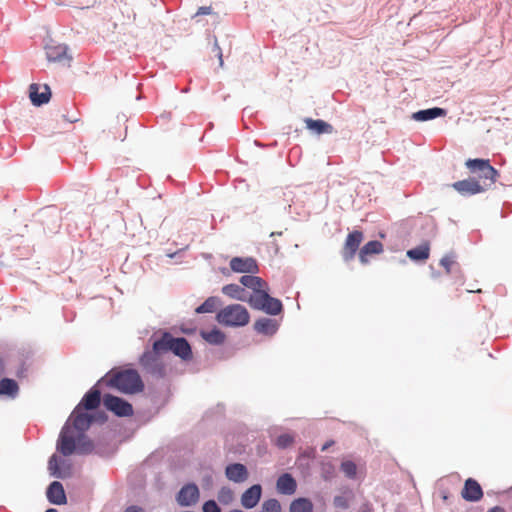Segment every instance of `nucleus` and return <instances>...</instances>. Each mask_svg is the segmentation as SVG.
I'll use <instances>...</instances> for the list:
<instances>
[{"label": "nucleus", "instance_id": "17", "mask_svg": "<svg viewBox=\"0 0 512 512\" xmlns=\"http://www.w3.org/2000/svg\"><path fill=\"white\" fill-rule=\"evenodd\" d=\"M46 497L53 505H64L67 503L66 493L63 484L59 481H52L46 489Z\"/></svg>", "mask_w": 512, "mask_h": 512}, {"label": "nucleus", "instance_id": "28", "mask_svg": "<svg viewBox=\"0 0 512 512\" xmlns=\"http://www.w3.org/2000/svg\"><path fill=\"white\" fill-rule=\"evenodd\" d=\"M383 251V244L378 240L367 242L359 251V260L362 264L368 263V256L380 254Z\"/></svg>", "mask_w": 512, "mask_h": 512}, {"label": "nucleus", "instance_id": "43", "mask_svg": "<svg viewBox=\"0 0 512 512\" xmlns=\"http://www.w3.org/2000/svg\"><path fill=\"white\" fill-rule=\"evenodd\" d=\"M333 504L335 507L341 509H347L349 507L347 499L343 496H335L333 499Z\"/></svg>", "mask_w": 512, "mask_h": 512}, {"label": "nucleus", "instance_id": "33", "mask_svg": "<svg viewBox=\"0 0 512 512\" xmlns=\"http://www.w3.org/2000/svg\"><path fill=\"white\" fill-rule=\"evenodd\" d=\"M218 302V297L210 296L195 309V312L197 314L212 313L215 311Z\"/></svg>", "mask_w": 512, "mask_h": 512}, {"label": "nucleus", "instance_id": "53", "mask_svg": "<svg viewBox=\"0 0 512 512\" xmlns=\"http://www.w3.org/2000/svg\"><path fill=\"white\" fill-rule=\"evenodd\" d=\"M45 512H58L55 508H48Z\"/></svg>", "mask_w": 512, "mask_h": 512}, {"label": "nucleus", "instance_id": "6", "mask_svg": "<svg viewBox=\"0 0 512 512\" xmlns=\"http://www.w3.org/2000/svg\"><path fill=\"white\" fill-rule=\"evenodd\" d=\"M249 305L253 309L263 311L271 316H277L283 312L281 300L272 297L268 293V287L263 292H259V295H250Z\"/></svg>", "mask_w": 512, "mask_h": 512}, {"label": "nucleus", "instance_id": "1", "mask_svg": "<svg viewBox=\"0 0 512 512\" xmlns=\"http://www.w3.org/2000/svg\"><path fill=\"white\" fill-rule=\"evenodd\" d=\"M92 424L93 419L90 413L80 407H75L61 429L57 440V451L66 457L73 454H91L94 450V444L85 432Z\"/></svg>", "mask_w": 512, "mask_h": 512}, {"label": "nucleus", "instance_id": "5", "mask_svg": "<svg viewBox=\"0 0 512 512\" xmlns=\"http://www.w3.org/2000/svg\"><path fill=\"white\" fill-rule=\"evenodd\" d=\"M163 351L155 350L154 342L151 349L147 348L139 358L140 366L143 371L154 378L161 379L166 375V368L161 359Z\"/></svg>", "mask_w": 512, "mask_h": 512}, {"label": "nucleus", "instance_id": "10", "mask_svg": "<svg viewBox=\"0 0 512 512\" xmlns=\"http://www.w3.org/2000/svg\"><path fill=\"white\" fill-rule=\"evenodd\" d=\"M455 189L462 196H472L486 191L489 187L481 184L476 177H469L464 180L456 181L452 184Z\"/></svg>", "mask_w": 512, "mask_h": 512}, {"label": "nucleus", "instance_id": "15", "mask_svg": "<svg viewBox=\"0 0 512 512\" xmlns=\"http://www.w3.org/2000/svg\"><path fill=\"white\" fill-rule=\"evenodd\" d=\"M229 265L231 270L236 273L256 274L259 272L258 263L253 257H233Z\"/></svg>", "mask_w": 512, "mask_h": 512}, {"label": "nucleus", "instance_id": "30", "mask_svg": "<svg viewBox=\"0 0 512 512\" xmlns=\"http://www.w3.org/2000/svg\"><path fill=\"white\" fill-rule=\"evenodd\" d=\"M200 336L211 345H221L226 339L225 333L217 327L212 328L209 331L201 330Z\"/></svg>", "mask_w": 512, "mask_h": 512}, {"label": "nucleus", "instance_id": "34", "mask_svg": "<svg viewBox=\"0 0 512 512\" xmlns=\"http://www.w3.org/2000/svg\"><path fill=\"white\" fill-rule=\"evenodd\" d=\"M320 474L324 481L330 482L336 475V468L331 462H322L320 466Z\"/></svg>", "mask_w": 512, "mask_h": 512}, {"label": "nucleus", "instance_id": "51", "mask_svg": "<svg viewBox=\"0 0 512 512\" xmlns=\"http://www.w3.org/2000/svg\"><path fill=\"white\" fill-rule=\"evenodd\" d=\"M67 121H69L70 123H74L76 121H78L77 118H66Z\"/></svg>", "mask_w": 512, "mask_h": 512}, {"label": "nucleus", "instance_id": "22", "mask_svg": "<svg viewBox=\"0 0 512 512\" xmlns=\"http://www.w3.org/2000/svg\"><path fill=\"white\" fill-rule=\"evenodd\" d=\"M276 489L282 495H293L297 490V482L292 474L285 472L278 477Z\"/></svg>", "mask_w": 512, "mask_h": 512}, {"label": "nucleus", "instance_id": "19", "mask_svg": "<svg viewBox=\"0 0 512 512\" xmlns=\"http://www.w3.org/2000/svg\"><path fill=\"white\" fill-rule=\"evenodd\" d=\"M262 496V486L260 484H253L246 489L241 495V505L246 509L256 507Z\"/></svg>", "mask_w": 512, "mask_h": 512}, {"label": "nucleus", "instance_id": "42", "mask_svg": "<svg viewBox=\"0 0 512 512\" xmlns=\"http://www.w3.org/2000/svg\"><path fill=\"white\" fill-rule=\"evenodd\" d=\"M90 416L93 419V423L103 424L108 420V416L104 411H94L90 413Z\"/></svg>", "mask_w": 512, "mask_h": 512}, {"label": "nucleus", "instance_id": "46", "mask_svg": "<svg viewBox=\"0 0 512 512\" xmlns=\"http://www.w3.org/2000/svg\"><path fill=\"white\" fill-rule=\"evenodd\" d=\"M124 512H145V510L138 505H130V506L126 507Z\"/></svg>", "mask_w": 512, "mask_h": 512}, {"label": "nucleus", "instance_id": "20", "mask_svg": "<svg viewBox=\"0 0 512 512\" xmlns=\"http://www.w3.org/2000/svg\"><path fill=\"white\" fill-rule=\"evenodd\" d=\"M225 475L228 480L235 483H242L247 480L249 472L242 463H230L225 468Z\"/></svg>", "mask_w": 512, "mask_h": 512}, {"label": "nucleus", "instance_id": "47", "mask_svg": "<svg viewBox=\"0 0 512 512\" xmlns=\"http://www.w3.org/2000/svg\"><path fill=\"white\" fill-rule=\"evenodd\" d=\"M360 512H373V508L370 504H363L360 508Z\"/></svg>", "mask_w": 512, "mask_h": 512}, {"label": "nucleus", "instance_id": "26", "mask_svg": "<svg viewBox=\"0 0 512 512\" xmlns=\"http://www.w3.org/2000/svg\"><path fill=\"white\" fill-rule=\"evenodd\" d=\"M304 122L306 128L317 135L331 134L334 131L333 126L322 119L305 118Z\"/></svg>", "mask_w": 512, "mask_h": 512}, {"label": "nucleus", "instance_id": "2", "mask_svg": "<svg viewBox=\"0 0 512 512\" xmlns=\"http://www.w3.org/2000/svg\"><path fill=\"white\" fill-rule=\"evenodd\" d=\"M98 384H105L123 394H137L144 390V382L137 370L133 368H113L98 380Z\"/></svg>", "mask_w": 512, "mask_h": 512}, {"label": "nucleus", "instance_id": "11", "mask_svg": "<svg viewBox=\"0 0 512 512\" xmlns=\"http://www.w3.org/2000/svg\"><path fill=\"white\" fill-rule=\"evenodd\" d=\"M69 47L66 44H56L50 40L45 45L46 57L50 62L63 63L66 61L68 65L72 60V56L68 54Z\"/></svg>", "mask_w": 512, "mask_h": 512}, {"label": "nucleus", "instance_id": "45", "mask_svg": "<svg viewBox=\"0 0 512 512\" xmlns=\"http://www.w3.org/2000/svg\"><path fill=\"white\" fill-rule=\"evenodd\" d=\"M211 14H213L211 6H201L198 8V10L194 14L193 18H196L201 15H211Z\"/></svg>", "mask_w": 512, "mask_h": 512}, {"label": "nucleus", "instance_id": "16", "mask_svg": "<svg viewBox=\"0 0 512 512\" xmlns=\"http://www.w3.org/2000/svg\"><path fill=\"white\" fill-rule=\"evenodd\" d=\"M48 470L52 477L58 479H65L71 475V466L55 454L49 458Z\"/></svg>", "mask_w": 512, "mask_h": 512}, {"label": "nucleus", "instance_id": "49", "mask_svg": "<svg viewBox=\"0 0 512 512\" xmlns=\"http://www.w3.org/2000/svg\"><path fill=\"white\" fill-rule=\"evenodd\" d=\"M487 512H505L504 508L500 506H494L491 509H489Z\"/></svg>", "mask_w": 512, "mask_h": 512}, {"label": "nucleus", "instance_id": "3", "mask_svg": "<svg viewBox=\"0 0 512 512\" xmlns=\"http://www.w3.org/2000/svg\"><path fill=\"white\" fill-rule=\"evenodd\" d=\"M154 348L164 353L172 352L183 361H190L193 352L190 343L185 337H174L170 332L164 331L154 340Z\"/></svg>", "mask_w": 512, "mask_h": 512}, {"label": "nucleus", "instance_id": "21", "mask_svg": "<svg viewBox=\"0 0 512 512\" xmlns=\"http://www.w3.org/2000/svg\"><path fill=\"white\" fill-rule=\"evenodd\" d=\"M39 88V84L36 83H32L29 86V98L32 104L36 107H40L48 103L51 98V90L48 85L45 84L43 86L44 91L41 93L39 92Z\"/></svg>", "mask_w": 512, "mask_h": 512}, {"label": "nucleus", "instance_id": "55", "mask_svg": "<svg viewBox=\"0 0 512 512\" xmlns=\"http://www.w3.org/2000/svg\"><path fill=\"white\" fill-rule=\"evenodd\" d=\"M230 512H244V511H242L240 509H234V510H231Z\"/></svg>", "mask_w": 512, "mask_h": 512}, {"label": "nucleus", "instance_id": "18", "mask_svg": "<svg viewBox=\"0 0 512 512\" xmlns=\"http://www.w3.org/2000/svg\"><path fill=\"white\" fill-rule=\"evenodd\" d=\"M461 496L468 502H477L483 497L481 485L473 478H468L461 491Z\"/></svg>", "mask_w": 512, "mask_h": 512}, {"label": "nucleus", "instance_id": "14", "mask_svg": "<svg viewBox=\"0 0 512 512\" xmlns=\"http://www.w3.org/2000/svg\"><path fill=\"white\" fill-rule=\"evenodd\" d=\"M103 384H98V382L92 386L83 396L81 401L78 403L76 407H80L83 410H95L101 404L103 396H101L100 387Z\"/></svg>", "mask_w": 512, "mask_h": 512}, {"label": "nucleus", "instance_id": "35", "mask_svg": "<svg viewBox=\"0 0 512 512\" xmlns=\"http://www.w3.org/2000/svg\"><path fill=\"white\" fill-rule=\"evenodd\" d=\"M340 469L348 479H355L357 476V466L351 460L342 461Z\"/></svg>", "mask_w": 512, "mask_h": 512}, {"label": "nucleus", "instance_id": "31", "mask_svg": "<svg viewBox=\"0 0 512 512\" xmlns=\"http://www.w3.org/2000/svg\"><path fill=\"white\" fill-rule=\"evenodd\" d=\"M407 257L415 262H422L429 258L430 247L427 242L411 248L407 251Z\"/></svg>", "mask_w": 512, "mask_h": 512}, {"label": "nucleus", "instance_id": "52", "mask_svg": "<svg viewBox=\"0 0 512 512\" xmlns=\"http://www.w3.org/2000/svg\"><path fill=\"white\" fill-rule=\"evenodd\" d=\"M278 235H282V232H272V233L270 234V236H271V237H273V236H278Z\"/></svg>", "mask_w": 512, "mask_h": 512}, {"label": "nucleus", "instance_id": "7", "mask_svg": "<svg viewBox=\"0 0 512 512\" xmlns=\"http://www.w3.org/2000/svg\"><path fill=\"white\" fill-rule=\"evenodd\" d=\"M465 166L471 173H477L483 184L491 187L497 180L499 172L490 164L488 159L473 158L465 162Z\"/></svg>", "mask_w": 512, "mask_h": 512}, {"label": "nucleus", "instance_id": "32", "mask_svg": "<svg viewBox=\"0 0 512 512\" xmlns=\"http://www.w3.org/2000/svg\"><path fill=\"white\" fill-rule=\"evenodd\" d=\"M313 507L309 498L299 497L291 502L289 512H313Z\"/></svg>", "mask_w": 512, "mask_h": 512}, {"label": "nucleus", "instance_id": "29", "mask_svg": "<svg viewBox=\"0 0 512 512\" xmlns=\"http://www.w3.org/2000/svg\"><path fill=\"white\" fill-rule=\"evenodd\" d=\"M222 293L230 298L249 303L250 295L245 288L238 284H227L223 286Z\"/></svg>", "mask_w": 512, "mask_h": 512}, {"label": "nucleus", "instance_id": "13", "mask_svg": "<svg viewBox=\"0 0 512 512\" xmlns=\"http://www.w3.org/2000/svg\"><path fill=\"white\" fill-rule=\"evenodd\" d=\"M362 240L363 233L360 230H353L347 235L344 247L341 252L342 258L345 262H349L354 258Z\"/></svg>", "mask_w": 512, "mask_h": 512}, {"label": "nucleus", "instance_id": "37", "mask_svg": "<svg viewBox=\"0 0 512 512\" xmlns=\"http://www.w3.org/2000/svg\"><path fill=\"white\" fill-rule=\"evenodd\" d=\"M294 443V437L288 433L279 435L275 439V445L279 449H286Z\"/></svg>", "mask_w": 512, "mask_h": 512}, {"label": "nucleus", "instance_id": "38", "mask_svg": "<svg viewBox=\"0 0 512 512\" xmlns=\"http://www.w3.org/2000/svg\"><path fill=\"white\" fill-rule=\"evenodd\" d=\"M262 512H281L280 502L275 498H270L263 502Z\"/></svg>", "mask_w": 512, "mask_h": 512}, {"label": "nucleus", "instance_id": "40", "mask_svg": "<svg viewBox=\"0 0 512 512\" xmlns=\"http://www.w3.org/2000/svg\"><path fill=\"white\" fill-rule=\"evenodd\" d=\"M203 512H221V508L214 499H209L203 503Z\"/></svg>", "mask_w": 512, "mask_h": 512}, {"label": "nucleus", "instance_id": "48", "mask_svg": "<svg viewBox=\"0 0 512 512\" xmlns=\"http://www.w3.org/2000/svg\"><path fill=\"white\" fill-rule=\"evenodd\" d=\"M332 445H334V441L333 440H330V441H327L322 447H321V451L324 452V451H327Z\"/></svg>", "mask_w": 512, "mask_h": 512}, {"label": "nucleus", "instance_id": "39", "mask_svg": "<svg viewBox=\"0 0 512 512\" xmlns=\"http://www.w3.org/2000/svg\"><path fill=\"white\" fill-rule=\"evenodd\" d=\"M455 254L449 253L443 256L440 260V265L445 269L447 274L451 273V266L455 263Z\"/></svg>", "mask_w": 512, "mask_h": 512}, {"label": "nucleus", "instance_id": "54", "mask_svg": "<svg viewBox=\"0 0 512 512\" xmlns=\"http://www.w3.org/2000/svg\"><path fill=\"white\" fill-rule=\"evenodd\" d=\"M438 276H439V273H436V272H434V271L432 272V277H434V278H435V277H438Z\"/></svg>", "mask_w": 512, "mask_h": 512}, {"label": "nucleus", "instance_id": "8", "mask_svg": "<svg viewBox=\"0 0 512 512\" xmlns=\"http://www.w3.org/2000/svg\"><path fill=\"white\" fill-rule=\"evenodd\" d=\"M102 404L106 410L117 417H130L134 413L133 406L129 401L109 393L103 395Z\"/></svg>", "mask_w": 512, "mask_h": 512}, {"label": "nucleus", "instance_id": "23", "mask_svg": "<svg viewBox=\"0 0 512 512\" xmlns=\"http://www.w3.org/2000/svg\"><path fill=\"white\" fill-rule=\"evenodd\" d=\"M447 110L441 107H431L414 112L411 118L417 122H426L439 117H445Z\"/></svg>", "mask_w": 512, "mask_h": 512}, {"label": "nucleus", "instance_id": "25", "mask_svg": "<svg viewBox=\"0 0 512 512\" xmlns=\"http://www.w3.org/2000/svg\"><path fill=\"white\" fill-rule=\"evenodd\" d=\"M239 282L244 287L251 289L254 293L253 295H259V292H263L268 287L261 277L253 274L241 276Z\"/></svg>", "mask_w": 512, "mask_h": 512}, {"label": "nucleus", "instance_id": "50", "mask_svg": "<svg viewBox=\"0 0 512 512\" xmlns=\"http://www.w3.org/2000/svg\"><path fill=\"white\" fill-rule=\"evenodd\" d=\"M4 360L0 357V373L4 372Z\"/></svg>", "mask_w": 512, "mask_h": 512}, {"label": "nucleus", "instance_id": "24", "mask_svg": "<svg viewBox=\"0 0 512 512\" xmlns=\"http://www.w3.org/2000/svg\"><path fill=\"white\" fill-rule=\"evenodd\" d=\"M253 328L259 334L272 336L278 331L279 323L275 319L262 317L255 321Z\"/></svg>", "mask_w": 512, "mask_h": 512}, {"label": "nucleus", "instance_id": "44", "mask_svg": "<svg viewBox=\"0 0 512 512\" xmlns=\"http://www.w3.org/2000/svg\"><path fill=\"white\" fill-rule=\"evenodd\" d=\"M213 51H216V56L218 57L219 59V66L220 67H223V54H222V50L218 44V41H217V38L214 36V44H213Z\"/></svg>", "mask_w": 512, "mask_h": 512}, {"label": "nucleus", "instance_id": "4", "mask_svg": "<svg viewBox=\"0 0 512 512\" xmlns=\"http://www.w3.org/2000/svg\"><path fill=\"white\" fill-rule=\"evenodd\" d=\"M216 320L226 327H243L249 323L250 314L243 305L231 304L217 312Z\"/></svg>", "mask_w": 512, "mask_h": 512}, {"label": "nucleus", "instance_id": "36", "mask_svg": "<svg viewBox=\"0 0 512 512\" xmlns=\"http://www.w3.org/2000/svg\"><path fill=\"white\" fill-rule=\"evenodd\" d=\"M218 501L223 505H228L233 501V491L228 486H223L218 491Z\"/></svg>", "mask_w": 512, "mask_h": 512}, {"label": "nucleus", "instance_id": "41", "mask_svg": "<svg viewBox=\"0 0 512 512\" xmlns=\"http://www.w3.org/2000/svg\"><path fill=\"white\" fill-rule=\"evenodd\" d=\"M201 486L204 490H211L214 487V478L211 473H206L202 476Z\"/></svg>", "mask_w": 512, "mask_h": 512}, {"label": "nucleus", "instance_id": "12", "mask_svg": "<svg viewBox=\"0 0 512 512\" xmlns=\"http://www.w3.org/2000/svg\"><path fill=\"white\" fill-rule=\"evenodd\" d=\"M200 497L198 486L193 483H187L181 487L176 495L177 503L182 507H190L195 505Z\"/></svg>", "mask_w": 512, "mask_h": 512}, {"label": "nucleus", "instance_id": "9", "mask_svg": "<svg viewBox=\"0 0 512 512\" xmlns=\"http://www.w3.org/2000/svg\"><path fill=\"white\" fill-rule=\"evenodd\" d=\"M38 217L43 225V230L45 233H56L58 232L61 223H60V215L57 209L54 206H48L41 209L38 212Z\"/></svg>", "mask_w": 512, "mask_h": 512}, {"label": "nucleus", "instance_id": "27", "mask_svg": "<svg viewBox=\"0 0 512 512\" xmlns=\"http://www.w3.org/2000/svg\"><path fill=\"white\" fill-rule=\"evenodd\" d=\"M19 394V385L16 380L12 378H2L0 380V398L7 397L15 399Z\"/></svg>", "mask_w": 512, "mask_h": 512}]
</instances>
